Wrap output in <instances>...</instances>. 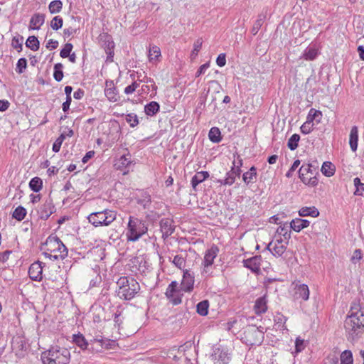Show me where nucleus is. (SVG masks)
Returning <instances> with one entry per match:
<instances>
[{"mask_svg": "<svg viewBox=\"0 0 364 364\" xmlns=\"http://www.w3.org/2000/svg\"><path fill=\"white\" fill-rule=\"evenodd\" d=\"M344 329L348 341H354L364 333V307L352 303L344 321Z\"/></svg>", "mask_w": 364, "mask_h": 364, "instance_id": "obj_1", "label": "nucleus"}, {"mask_svg": "<svg viewBox=\"0 0 364 364\" xmlns=\"http://www.w3.org/2000/svg\"><path fill=\"white\" fill-rule=\"evenodd\" d=\"M117 296L123 300L132 299L140 291L139 284L131 277H121L117 282Z\"/></svg>", "mask_w": 364, "mask_h": 364, "instance_id": "obj_2", "label": "nucleus"}, {"mask_svg": "<svg viewBox=\"0 0 364 364\" xmlns=\"http://www.w3.org/2000/svg\"><path fill=\"white\" fill-rule=\"evenodd\" d=\"M70 358L69 350L59 346H51L48 350L41 353L43 364H67L69 363Z\"/></svg>", "mask_w": 364, "mask_h": 364, "instance_id": "obj_3", "label": "nucleus"}, {"mask_svg": "<svg viewBox=\"0 0 364 364\" xmlns=\"http://www.w3.org/2000/svg\"><path fill=\"white\" fill-rule=\"evenodd\" d=\"M148 232L146 222L134 215H130L126 230V237L129 242H136Z\"/></svg>", "mask_w": 364, "mask_h": 364, "instance_id": "obj_4", "label": "nucleus"}, {"mask_svg": "<svg viewBox=\"0 0 364 364\" xmlns=\"http://www.w3.org/2000/svg\"><path fill=\"white\" fill-rule=\"evenodd\" d=\"M73 342L81 349L100 352L103 348H109L110 341L107 338H95L89 343L82 334L73 335Z\"/></svg>", "mask_w": 364, "mask_h": 364, "instance_id": "obj_5", "label": "nucleus"}, {"mask_svg": "<svg viewBox=\"0 0 364 364\" xmlns=\"http://www.w3.org/2000/svg\"><path fill=\"white\" fill-rule=\"evenodd\" d=\"M116 218V211L109 209L92 213L87 217L89 223L95 227L109 226Z\"/></svg>", "mask_w": 364, "mask_h": 364, "instance_id": "obj_6", "label": "nucleus"}, {"mask_svg": "<svg viewBox=\"0 0 364 364\" xmlns=\"http://www.w3.org/2000/svg\"><path fill=\"white\" fill-rule=\"evenodd\" d=\"M98 41L100 46L107 54L106 63L113 62L115 43L111 35L103 32L99 35Z\"/></svg>", "mask_w": 364, "mask_h": 364, "instance_id": "obj_7", "label": "nucleus"}, {"mask_svg": "<svg viewBox=\"0 0 364 364\" xmlns=\"http://www.w3.org/2000/svg\"><path fill=\"white\" fill-rule=\"evenodd\" d=\"M218 252L219 248L215 245H213L205 251L202 262L203 269L201 273L203 275L208 277L211 274L210 267H212L214 259L217 257Z\"/></svg>", "mask_w": 364, "mask_h": 364, "instance_id": "obj_8", "label": "nucleus"}, {"mask_svg": "<svg viewBox=\"0 0 364 364\" xmlns=\"http://www.w3.org/2000/svg\"><path fill=\"white\" fill-rule=\"evenodd\" d=\"M46 245L50 247L48 251L58 252L61 259H63L68 255V249L62 241L57 237H48L46 240Z\"/></svg>", "mask_w": 364, "mask_h": 364, "instance_id": "obj_9", "label": "nucleus"}, {"mask_svg": "<svg viewBox=\"0 0 364 364\" xmlns=\"http://www.w3.org/2000/svg\"><path fill=\"white\" fill-rule=\"evenodd\" d=\"M294 299L302 301H307L309 298V287L305 284H301L300 282H294Z\"/></svg>", "mask_w": 364, "mask_h": 364, "instance_id": "obj_10", "label": "nucleus"}, {"mask_svg": "<svg viewBox=\"0 0 364 364\" xmlns=\"http://www.w3.org/2000/svg\"><path fill=\"white\" fill-rule=\"evenodd\" d=\"M55 212V206L50 198L47 199L38 210V217L46 220Z\"/></svg>", "mask_w": 364, "mask_h": 364, "instance_id": "obj_11", "label": "nucleus"}, {"mask_svg": "<svg viewBox=\"0 0 364 364\" xmlns=\"http://www.w3.org/2000/svg\"><path fill=\"white\" fill-rule=\"evenodd\" d=\"M212 357L215 363L217 364H228L231 359L230 353L224 348H216Z\"/></svg>", "mask_w": 364, "mask_h": 364, "instance_id": "obj_12", "label": "nucleus"}, {"mask_svg": "<svg viewBox=\"0 0 364 364\" xmlns=\"http://www.w3.org/2000/svg\"><path fill=\"white\" fill-rule=\"evenodd\" d=\"M44 264L40 261L35 262L31 264L28 269L29 277L33 281L40 282L43 279V268Z\"/></svg>", "mask_w": 364, "mask_h": 364, "instance_id": "obj_13", "label": "nucleus"}, {"mask_svg": "<svg viewBox=\"0 0 364 364\" xmlns=\"http://www.w3.org/2000/svg\"><path fill=\"white\" fill-rule=\"evenodd\" d=\"M262 257L257 255L251 258L244 259V267L250 269L254 273H258L260 271Z\"/></svg>", "mask_w": 364, "mask_h": 364, "instance_id": "obj_14", "label": "nucleus"}, {"mask_svg": "<svg viewBox=\"0 0 364 364\" xmlns=\"http://www.w3.org/2000/svg\"><path fill=\"white\" fill-rule=\"evenodd\" d=\"M173 223V220L169 218H162L160 220L159 225L164 238L168 237L173 232L175 228Z\"/></svg>", "mask_w": 364, "mask_h": 364, "instance_id": "obj_15", "label": "nucleus"}, {"mask_svg": "<svg viewBox=\"0 0 364 364\" xmlns=\"http://www.w3.org/2000/svg\"><path fill=\"white\" fill-rule=\"evenodd\" d=\"M194 277L189 271L183 270V276L181 282V289L184 291H191L193 289Z\"/></svg>", "mask_w": 364, "mask_h": 364, "instance_id": "obj_16", "label": "nucleus"}, {"mask_svg": "<svg viewBox=\"0 0 364 364\" xmlns=\"http://www.w3.org/2000/svg\"><path fill=\"white\" fill-rule=\"evenodd\" d=\"M320 54L318 48H316V45L308 46L300 56V59H304L306 60H314Z\"/></svg>", "mask_w": 364, "mask_h": 364, "instance_id": "obj_17", "label": "nucleus"}, {"mask_svg": "<svg viewBox=\"0 0 364 364\" xmlns=\"http://www.w3.org/2000/svg\"><path fill=\"white\" fill-rule=\"evenodd\" d=\"M267 311V299L264 295L256 299L254 305V311L257 315L264 314Z\"/></svg>", "mask_w": 364, "mask_h": 364, "instance_id": "obj_18", "label": "nucleus"}, {"mask_svg": "<svg viewBox=\"0 0 364 364\" xmlns=\"http://www.w3.org/2000/svg\"><path fill=\"white\" fill-rule=\"evenodd\" d=\"M267 16V9H263L260 14H258L257 18L254 23V25L251 29V33L253 36H255L259 29L261 28L262 26L263 25L264 22L265 21Z\"/></svg>", "mask_w": 364, "mask_h": 364, "instance_id": "obj_19", "label": "nucleus"}, {"mask_svg": "<svg viewBox=\"0 0 364 364\" xmlns=\"http://www.w3.org/2000/svg\"><path fill=\"white\" fill-rule=\"evenodd\" d=\"M45 22V15L40 13L34 14L30 20V29L38 30Z\"/></svg>", "mask_w": 364, "mask_h": 364, "instance_id": "obj_20", "label": "nucleus"}, {"mask_svg": "<svg viewBox=\"0 0 364 364\" xmlns=\"http://www.w3.org/2000/svg\"><path fill=\"white\" fill-rule=\"evenodd\" d=\"M283 240L282 237L276 238L272 247V255L274 257H279L283 255L287 250V244L283 245Z\"/></svg>", "mask_w": 364, "mask_h": 364, "instance_id": "obj_21", "label": "nucleus"}, {"mask_svg": "<svg viewBox=\"0 0 364 364\" xmlns=\"http://www.w3.org/2000/svg\"><path fill=\"white\" fill-rule=\"evenodd\" d=\"M310 222L306 219L295 218L290 223V228L296 232H300L301 230L309 227Z\"/></svg>", "mask_w": 364, "mask_h": 364, "instance_id": "obj_22", "label": "nucleus"}, {"mask_svg": "<svg viewBox=\"0 0 364 364\" xmlns=\"http://www.w3.org/2000/svg\"><path fill=\"white\" fill-rule=\"evenodd\" d=\"M209 177L208 171H202L197 172L191 178V186L196 191L197 186Z\"/></svg>", "mask_w": 364, "mask_h": 364, "instance_id": "obj_23", "label": "nucleus"}, {"mask_svg": "<svg viewBox=\"0 0 364 364\" xmlns=\"http://www.w3.org/2000/svg\"><path fill=\"white\" fill-rule=\"evenodd\" d=\"M358 129L356 126H353L350 132L349 144L351 150L355 151L358 149Z\"/></svg>", "mask_w": 364, "mask_h": 364, "instance_id": "obj_24", "label": "nucleus"}, {"mask_svg": "<svg viewBox=\"0 0 364 364\" xmlns=\"http://www.w3.org/2000/svg\"><path fill=\"white\" fill-rule=\"evenodd\" d=\"M132 164V156L128 152L127 154H124L120 156L115 164L118 169H123L127 168Z\"/></svg>", "mask_w": 364, "mask_h": 364, "instance_id": "obj_25", "label": "nucleus"}, {"mask_svg": "<svg viewBox=\"0 0 364 364\" xmlns=\"http://www.w3.org/2000/svg\"><path fill=\"white\" fill-rule=\"evenodd\" d=\"M299 215L301 217L311 216L314 218L319 215V211L314 207H303L299 210Z\"/></svg>", "mask_w": 364, "mask_h": 364, "instance_id": "obj_26", "label": "nucleus"}, {"mask_svg": "<svg viewBox=\"0 0 364 364\" xmlns=\"http://www.w3.org/2000/svg\"><path fill=\"white\" fill-rule=\"evenodd\" d=\"M159 103L152 101L144 106V112L146 115L152 117L159 112Z\"/></svg>", "mask_w": 364, "mask_h": 364, "instance_id": "obj_27", "label": "nucleus"}, {"mask_svg": "<svg viewBox=\"0 0 364 364\" xmlns=\"http://www.w3.org/2000/svg\"><path fill=\"white\" fill-rule=\"evenodd\" d=\"M287 225L279 226L277 229L276 233L281 237H283V240L287 245L289 239L291 238V231Z\"/></svg>", "mask_w": 364, "mask_h": 364, "instance_id": "obj_28", "label": "nucleus"}, {"mask_svg": "<svg viewBox=\"0 0 364 364\" xmlns=\"http://www.w3.org/2000/svg\"><path fill=\"white\" fill-rule=\"evenodd\" d=\"M321 171L325 176L331 177L334 175L336 167L331 162L325 161L322 165Z\"/></svg>", "mask_w": 364, "mask_h": 364, "instance_id": "obj_29", "label": "nucleus"}, {"mask_svg": "<svg viewBox=\"0 0 364 364\" xmlns=\"http://www.w3.org/2000/svg\"><path fill=\"white\" fill-rule=\"evenodd\" d=\"M257 177V168L255 166H252L249 171L244 173L242 175L243 181L248 185L253 182V180L256 179Z\"/></svg>", "mask_w": 364, "mask_h": 364, "instance_id": "obj_30", "label": "nucleus"}, {"mask_svg": "<svg viewBox=\"0 0 364 364\" xmlns=\"http://www.w3.org/2000/svg\"><path fill=\"white\" fill-rule=\"evenodd\" d=\"M137 203L144 208H149L151 203V196L146 192H141V196L136 199Z\"/></svg>", "mask_w": 364, "mask_h": 364, "instance_id": "obj_31", "label": "nucleus"}, {"mask_svg": "<svg viewBox=\"0 0 364 364\" xmlns=\"http://www.w3.org/2000/svg\"><path fill=\"white\" fill-rule=\"evenodd\" d=\"M208 137L210 141L219 143L222 140L221 132L218 127H212L208 133Z\"/></svg>", "mask_w": 364, "mask_h": 364, "instance_id": "obj_32", "label": "nucleus"}, {"mask_svg": "<svg viewBox=\"0 0 364 364\" xmlns=\"http://www.w3.org/2000/svg\"><path fill=\"white\" fill-rule=\"evenodd\" d=\"M26 46L33 51H37L40 47V42L35 36H29L26 41Z\"/></svg>", "mask_w": 364, "mask_h": 364, "instance_id": "obj_33", "label": "nucleus"}, {"mask_svg": "<svg viewBox=\"0 0 364 364\" xmlns=\"http://www.w3.org/2000/svg\"><path fill=\"white\" fill-rule=\"evenodd\" d=\"M161 57V50L156 46H153L150 47L149 50V59L151 63L156 62L159 60V58Z\"/></svg>", "mask_w": 364, "mask_h": 364, "instance_id": "obj_34", "label": "nucleus"}, {"mask_svg": "<svg viewBox=\"0 0 364 364\" xmlns=\"http://www.w3.org/2000/svg\"><path fill=\"white\" fill-rule=\"evenodd\" d=\"M209 301L203 300L200 301L196 306V311L200 316H206L208 314Z\"/></svg>", "mask_w": 364, "mask_h": 364, "instance_id": "obj_35", "label": "nucleus"}, {"mask_svg": "<svg viewBox=\"0 0 364 364\" xmlns=\"http://www.w3.org/2000/svg\"><path fill=\"white\" fill-rule=\"evenodd\" d=\"M312 166L309 164H303L299 170V177L300 179L304 178L309 176H312L314 174L312 170Z\"/></svg>", "mask_w": 364, "mask_h": 364, "instance_id": "obj_36", "label": "nucleus"}, {"mask_svg": "<svg viewBox=\"0 0 364 364\" xmlns=\"http://www.w3.org/2000/svg\"><path fill=\"white\" fill-rule=\"evenodd\" d=\"M30 188L36 192H39L43 187V181L39 177L33 178L29 182Z\"/></svg>", "mask_w": 364, "mask_h": 364, "instance_id": "obj_37", "label": "nucleus"}, {"mask_svg": "<svg viewBox=\"0 0 364 364\" xmlns=\"http://www.w3.org/2000/svg\"><path fill=\"white\" fill-rule=\"evenodd\" d=\"M235 178L236 176L233 174V173L230 170L228 172H227L225 178L224 179L218 180V183H220L221 185L231 186L235 183Z\"/></svg>", "mask_w": 364, "mask_h": 364, "instance_id": "obj_38", "label": "nucleus"}, {"mask_svg": "<svg viewBox=\"0 0 364 364\" xmlns=\"http://www.w3.org/2000/svg\"><path fill=\"white\" fill-rule=\"evenodd\" d=\"M63 2L60 0L52 1L48 5V9L50 14H57L61 11Z\"/></svg>", "mask_w": 364, "mask_h": 364, "instance_id": "obj_39", "label": "nucleus"}, {"mask_svg": "<svg viewBox=\"0 0 364 364\" xmlns=\"http://www.w3.org/2000/svg\"><path fill=\"white\" fill-rule=\"evenodd\" d=\"M26 210L23 206H18L13 212L12 216L18 221H21L26 215Z\"/></svg>", "mask_w": 364, "mask_h": 364, "instance_id": "obj_40", "label": "nucleus"}, {"mask_svg": "<svg viewBox=\"0 0 364 364\" xmlns=\"http://www.w3.org/2000/svg\"><path fill=\"white\" fill-rule=\"evenodd\" d=\"M341 364H353V353L350 350H346L341 354Z\"/></svg>", "mask_w": 364, "mask_h": 364, "instance_id": "obj_41", "label": "nucleus"}, {"mask_svg": "<svg viewBox=\"0 0 364 364\" xmlns=\"http://www.w3.org/2000/svg\"><path fill=\"white\" fill-rule=\"evenodd\" d=\"M23 42V37L21 35H18L12 38L11 46L14 48L16 49L18 52H21L22 50Z\"/></svg>", "mask_w": 364, "mask_h": 364, "instance_id": "obj_42", "label": "nucleus"}, {"mask_svg": "<svg viewBox=\"0 0 364 364\" xmlns=\"http://www.w3.org/2000/svg\"><path fill=\"white\" fill-rule=\"evenodd\" d=\"M299 139L300 136L297 134H294L288 140V148L291 151L295 150L298 147Z\"/></svg>", "mask_w": 364, "mask_h": 364, "instance_id": "obj_43", "label": "nucleus"}, {"mask_svg": "<svg viewBox=\"0 0 364 364\" xmlns=\"http://www.w3.org/2000/svg\"><path fill=\"white\" fill-rule=\"evenodd\" d=\"M63 65L61 63H56L54 65L53 77L57 82H60L63 77Z\"/></svg>", "mask_w": 364, "mask_h": 364, "instance_id": "obj_44", "label": "nucleus"}, {"mask_svg": "<svg viewBox=\"0 0 364 364\" xmlns=\"http://www.w3.org/2000/svg\"><path fill=\"white\" fill-rule=\"evenodd\" d=\"M125 120L128 124H129L130 127L133 128L136 127L139 123L138 117L134 113L127 114L125 116Z\"/></svg>", "mask_w": 364, "mask_h": 364, "instance_id": "obj_45", "label": "nucleus"}, {"mask_svg": "<svg viewBox=\"0 0 364 364\" xmlns=\"http://www.w3.org/2000/svg\"><path fill=\"white\" fill-rule=\"evenodd\" d=\"M203 39L201 38H198L193 44V49L191 53V58L194 59L198 54V52L202 48Z\"/></svg>", "mask_w": 364, "mask_h": 364, "instance_id": "obj_46", "label": "nucleus"}, {"mask_svg": "<svg viewBox=\"0 0 364 364\" xmlns=\"http://www.w3.org/2000/svg\"><path fill=\"white\" fill-rule=\"evenodd\" d=\"M172 263L178 269L184 270L186 259L182 255H176L172 260Z\"/></svg>", "mask_w": 364, "mask_h": 364, "instance_id": "obj_47", "label": "nucleus"}, {"mask_svg": "<svg viewBox=\"0 0 364 364\" xmlns=\"http://www.w3.org/2000/svg\"><path fill=\"white\" fill-rule=\"evenodd\" d=\"M63 24V19L60 16H56L53 18V19L50 22V27L53 30L58 31L62 28Z\"/></svg>", "mask_w": 364, "mask_h": 364, "instance_id": "obj_48", "label": "nucleus"}, {"mask_svg": "<svg viewBox=\"0 0 364 364\" xmlns=\"http://www.w3.org/2000/svg\"><path fill=\"white\" fill-rule=\"evenodd\" d=\"M27 67V60L25 58H21L18 59L16 67V72L17 73L21 74L23 73Z\"/></svg>", "mask_w": 364, "mask_h": 364, "instance_id": "obj_49", "label": "nucleus"}, {"mask_svg": "<svg viewBox=\"0 0 364 364\" xmlns=\"http://www.w3.org/2000/svg\"><path fill=\"white\" fill-rule=\"evenodd\" d=\"M301 181L306 185H308L311 187H315L318 185V179L316 176H309L304 178L301 179Z\"/></svg>", "mask_w": 364, "mask_h": 364, "instance_id": "obj_50", "label": "nucleus"}, {"mask_svg": "<svg viewBox=\"0 0 364 364\" xmlns=\"http://www.w3.org/2000/svg\"><path fill=\"white\" fill-rule=\"evenodd\" d=\"M73 48V46L70 43H67L65 44L64 47L61 49L60 52V56L63 58H68L70 55L72 50Z\"/></svg>", "mask_w": 364, "mask_h": 364, "instance_id": "obj_51", "label": "nucleus"}, {"mask_svg": "<svg viewBox=\"0 0 364 364\" xmlns=\"http://www.w3.org/2000/svg\"><path fill=\"white\" fill-rule=\"evenodd\" d=\"M354 186L356 187L355 195H363L364 192V183H361L360 179L358 177L353 179Z\"/></svg>", "mask_w": 364, "mask_h": 364, "instance_id": "obj_52", "label": "nucleus"}, {"mask_svg": "<svg viewBox=\"0 0 364 364\" xmlns=\"http://www.w3.org/2000/svg\"><path fill=\"white\" fill-rule=\"evenodd\" d=\"M220 89L221 86L218 81L211 80L208 83V87L204 90H206V91H219Z\"/></svg>", "mask_w": 364, "mask_h": 364, "instance_id": "obj_53", "label": "nucleus"}, {"mask_svg": "<svg viewBox=\"0 0 364 364\" xmlns=\"http://www.w3.org/2000/svg\"><path fill=\"white\" fill-rule=\"evenodd\" d=\"M314 124L305 122L300 127L301 132L304 134H309L314 129Z\"/></svg>", "mask_w": 364, "mask_h": 364, "instance_id": "obj_54", "label": "nucleus"}, {"mask_svg": "<svg viewBox=\"0 0 364 364\" xmlns=\"http://www.w3.org/2000/svg\"><path fill=\"white\" fill-rule=\"evenodd\" d=\"M66 94V100L63 103L62 108L63 112H66L70 109V105L72 101L71 92H65Z\"/></svg>", "mask_w": 364, "mask_h": 364, "instance_id": "obj_55", "label": "nucleus"}, {"mask_svg": "<svg viewBox=\"0 0 364 364\" xmlns=\"http://www.w3.org/2000/svg\"><path fill=\"white\" fill-rule=\"evenodd\" d=\"M286 321V317L281 314H278L274 316V322L279 327H283Z\"/></svg>", "mask_w": 364, "mask_h": 364, "instance_id": "obj_56", "label": "nucleus"}, {"mask_svg": "<svg viewBox=\"0 0 364 364\" xmlns=\"http://www.w3.org/2000/svg\"><path fill=\"white\" fill-rule=\"evenodd\" d=\"M301 161L299 159H296L294 161L293 164L291 165L289 170L287 172L286 176L287 178H290L293 175V172L298 168V166L300 165Z\"/></svg>", "mask_w": 364, "mask_h": 364, "instance_id": "obj_57", "label": "nucleus"}, {"mask_svg": "<svg viewBox=\"0 0 364 364\" xmlns=\"http://www.w3.org/2000/svg\"><path fill=\"white\" fill-rule=\"evenodd\" d=\"M363 257L362 251L360 249H357L354 251L353 255L351 257V261L353 263L359 262Z\"/></svg>", "mask_w": 364, "mask_h": 364, "instance_id": "obj_58", "label": "nucleus"}, {"mask_svg": "<svg viewBox=\"0 0 364 364\" xmlns=\"http://www.w3.org/2000/svg\"><path fill=\"white\" fill-rule=\"evenodd\" d=\"M216 63L219 67H223L226 64V54L220 53L216 58Z\"/></svg>", "mask_w": 364, "mask_h": 364, "instance_id": "obj_59", "label": "nucleus"}, {"mask_svg": "<svg viewBox=\"0 0 364 364\" xmlns=\"http://www.w3.org/2000/svg\"><path fill=\"white\" fill-rule=\"evenodd\" d=\"M105 96L110 102H117L119 100L118 92H105Z\"/></svg>", "mask_w": 364, "mask_h": 364, "instance_id": "obj_60", "label": "nucleus"}, {"mask_svg": "<svg viewBox=\"0 0 364 364\" xmlns=\"http://www.w3.org/2000/svg\"><path fill=\"white\" fill-rule=\"evenodd\" d=\"M234 161L232 162V166H236L237 168H241L242 166V159L240 156L236 153L234 154Z\"/></svg>", "mask_w": 364, "mask_h": 364, "instance_id": "obj_61", "label": "nucleus"}, {"mask_svg": "<svg viewBox=\"0 0 364 364\" xmlns=\"http://www.w3.org/2000/svg\"><path fill=\"white\" fill-rule=\"evenodd\" d=\"M295 348L296 352H301L304 349V341L297 338L295 341Z\"/></svg>", "mask_w": 364, "mask_h": 364, "instance_id": "obj_62", "label": "nucleus"}, {"mask_svg": "<svg viewBox=\"0 0 364 364\" xmlns=\"http://www.w3.org/2000/svg\"><path fill=\"white\" fill-rule=\"evenodd\" d=\"M210 67V62H207L204 63L203 65H200L197 70L196 73V76L198 77L200 75H203L205 73V70Z\"/></svg>", "mask_w": 364, "mask_h": 364, "instance_id": "obj_63", "label": "nucleus"}, {"mask_svg": "<svg viewBox=\"0 0 364 364\" xmlns=\"http://www.w3.org/2000/svg\"><path fill=\"white\" fill-rule=\"evenodd\" d=\"M11 252H12L11 250H6L3 252H0V262H6L9 259Z\"/></svg>", "mask_w": 364, "mask_h": 364, "instance_id": "obj_64", "label": "nucleus"}]
</instances>
